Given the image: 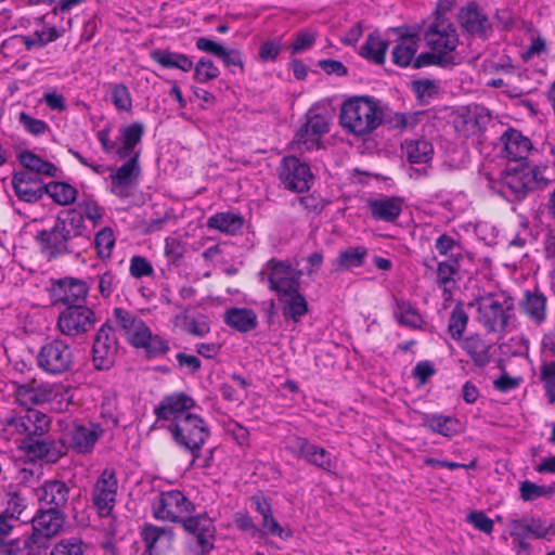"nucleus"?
Instances as JSON below:
<instances>
[{
  "label": "nucleus",
  "instance_id": "4468645a",
  "mask_svg": "<svg viewBox=\"0 0 555 555\" xmlns=\"http://www.w3.org/2000/svg\"><path fill=\"white\" fill-rule=\"evenodd\" d=\"M195 406V401L183 392H175L163 398L160 403L155 408L157 416L156 423L159 427L169 430L181 418L190 415L191 409Z\"/></svg>",
  "mask_w": 555,
  "mask_h": 555
},
{
  "label": "nucleus",
  "instance_id": "69168bd1",
  "mask_svg": "<svg viewBox=\"0 0 555 555\" xmlns=\"http://www.w3.org/2000/svg\"><path fill=\"white\" fill-rule=\"evenodd\" d=\"M50 555H85L82 541L79 538L63 539L53 546Z\"/></svg>",
  "mask_w": 555,
  "mask_h": 555
},
{
  "label": "nucleus",
  "instance_id": "603ef678",
  "mask_svg": "<svg viewBox=\"0 0 555 555\" xmlns=\"http://www.w3.org/2000/svg\"><path fill=\"white\" fill-rule=\"evenodd\" d=\"M321 137L314 135V133L304 126L296 132L293 141L291 142V150L294 152H310L320 147Z\"/></svg>",
  "mask_w": 555,
  "mask_h": 555
},
{
  "label": "nucleus",
  "instance_id": "aec40b11",
  "mask_svg": "<svg viewBox=\"0 0 555 555\" xmlns=\"http://www.w3.org/2000/svg\"><path fill=\"white\" fill-rule=\"evenodd\" d=\"M51 425L50 417L33 409H27L21 416L10 417L5 422V431L9 434L42 436L48 433Z\"/></svg>",
  "mask_w": 555,
  "mask_h": 555
},
{
  "label": "nucleus",
  "instance_id": "de8ad7c7",
  "mask_svg": "<svg viewBox=\"0 0 555 555\" xmlns=\"http://www.w3.org/2000/svg\"><path fill=\"white\" fill-rule=\"evenodd\" d=\"M119 415L116 395L113 392H105L100 405V417L103 421L101 424L104 426L105 431L119 425Z\"/></svg>",
  "mask_w": 555,
  "mask_h": 555
},
{
  "label": "nucleus",
  "instance_id": "2eb2a0df",
  "mask_svg": "<svg viewBox=\"0 0 555 555\" xmlns=\"http://www.w3.org/2000/svg\"><path fill=\"white\" fill-rule=\"evenodd\" d=\"M94 323V312L83 305L66 307L57 318V328L63 335L70 337L89 332Z\"/></svg>",
  "mask_w": 555,
  "mask_h": 555
},
{
  "label": "nucleus",
  "instance_id": "39448f33",
  "mask_svg": "<svg viewBox=\"0 0 555 555\" xmlns=\"http://www.w3.org/2000/svg\"><path fill=\"white\" fill-rule=\"evenodd\" d=\"M145 127L140 121L119 127L115 139L111 138V127H104L96 133L101 147L104 153L115 157L118 160L130 159L137 156L140 159L141 151L138 149L144 134Z\"/></svg>",
  "mask_w": 555,
  "mask_h": 555
},
{
  "label": "nucleus",
  "instance_id": "6ab92c4d",
  "mask_svg": "<svg viewBox=\"0 0 555 555\" xmlns=\"http://www.w3.org/2000/svg\"><path fill=\"white\" fill-rule=\"evenodd\" d=\"M286 449L295 456L304 459L308 463L326 472H332L336 467V461L332 457L330 452L309 442L306 438H292L287 442Z\"/></svg>",
  "mask_w": 555,
  "mask_h": 555
},
{
  "label": "nucleus",
  "instance_id": "f3484780",
  "mask_svg": "<svg viewBox=\"0 0 555 555\" xmlns=\"http://www.w3.org/2000/svg\"><path fill=\"white\" fill-rule=\"evenodd\" d=\"M33 533L25 538V547L30 548L40 539H50L63 528L64 515L56 507L39 509L30 519Z\"/></svg>",
  "mask_w": 555,
  "mask_h": 555
},
{
  "label": "nucleus",
  "instance_id": "b1692460",
  "mask_svg": "<svg viewBox=\"0 0 555 555\" xmlns=\"http://www.w3.org/2000/svg\"><path fill=\"white\" fill-rule=\"evenodd\" d=\"M12 183L16 196L27 203L39 201L44 193V185L31 172L15 173Z\"/></svg>",
  "mask_w": 555,
  "mask_h": 555
},
{
  "label": "nucleus",
  "instance_id": "9b49d317",
  "mask_svg": "<svg viewBox=\"0 0 555 555\" xmlns=\"http://www.w3.org/2000/svg\"><path fill=\"white\" fill-rule=\"evenodd\" d=\"M36 360L46 373L60 375L72 369L74 354L70 346L64 340L52 339L40 347Z\"/></svg>",
  "mask_w": 555,
  "mask_h": 555
},
{
  "label": "nucleus",
  "instance_id": "cd10ccee",
  "mask_svg": "<svg viewBox=\"0 0 555 555\" xmlns=\"http://www.w3.org/2000/svg\"><path fill=\"white\" fill-rule=\"evenodd\" d=\"M54 294L57 300L62 301L66 307L82 305L88 294V286L81 280L65 279L59 282Z\"/></svg>",
  "mask_w": 555,
  "mask_h": 555
},
{
  "label": "nucleus",
  "instance_id": "1a4fd4ad",
  "mask_svg": "<svg viewBox=\"0 0 555 555\" xmlns=\"http://www.w3.org/2000/svg\"><path fill=\"white\" fill-rule=\"evenodd\" d=\"M194 511L193 502L180 490L160 492L153 504L155 518L170 522H183Z\"/></svg>",
  "mask_w": 555,
  "mask_h": 555
},
{
  "label": "nucleus",
  "instance_id": "ddd939ff",
  "mask_svg": "<svg viewBox=\"0 0 555 555\" xmlns=\"http://www.w3.org/2000/svg\"><path fill=\"white\" fill-rule=\"evenodd\" d=\"M190 534V550L195 555H208L215 545L216 528L212 519L205 514L190 516L183 522Z\"/></svg>",
  "mask_w": 555,
  "mask_h": 555
},
{
  "label": "nucleus",
  "instance_id": "dca6fc26",
  "mask_svg": "<svg viewBox=\"0 0 555 555\" xmlns=\"http://www.w3.org/2000/svg\"><path fill=\"white\" fill-rule=\"evenodd\" d=\"M279 178L286 190L301 193L310 189L313 176L308 164L295 156H286L280 165Z\"/></svg>",
  "mask_w": 555,
  "mask_h": 555
},
{
  "label": "nucleus",
  "instance_id": "4be33fe9",
  "mask_svg": "<svg viewBox=\"0 0 555 555\" xmlns=\"http://www.w3.org/2000/svg\"><path fill=\"white\" fill-rule=\"evenodd\" d=\"M502 155L514 162L522 163L532 150L530 139L520 131L509 128L500 138Z\"/></svg>",
  "mask_w": 555,
  "mask_h": 555
},
{
  "label": "nucleus",
  "instance_id": "bb28decb",
  "mask_svg": "<svg viewBox=\"0 0 555 555\" xmlns=\"http://www.w3.org/2000/svg\"><path fill=\"white\" fill-rule=\"evenodd\" d=\"M281 305L282 314L285 320H292L293 322H299L308 312V302L304 295L299 292V287H296L289 292L278 296Z\"/></svg>",
  "mask_w": 555,
  "mask_h": 555
},
{
  "label": "nucleus",
  "instance_id": "49530a36",
  "mask_svg": "<svg viewBox=\"0 0 555 555\" xmlns=\"http://www.w3.org/2000/svg\"><path fill=\"white\" fill-rule=\"evenodd\" d=\"M20 162L26 169L23 172H31L33 177H37L38 175L54 177L57 171L52 163L43 160L31 152H23L20 155Z\"/></svg>",
  "mask_w": 555,
  "mask_h": 555
},
{
  "label": "nucleus",
  "instance_id": "c9c22d12",
  "mask_svg": "<svg viewBox=\"0 0 555 555\" xmlns=\"http://www.w3.org/2000/svg\"><path fill=\"white\" fill-rule=\"evenodd\" d=\"M143 540L146 550L153 554H158L163 548L170 545L173 540L171 529L147 525L142 530Z\"/></svg>",
  "mask_w": 555,
  "mask_h": 555
},
{
  "label": "nucleus",
  "instance_id": "a878e982",
  "mask_svg": "<svg viewBox=\"0 0 555 555\" xmlns=\"http://www.w3.org/2000/svg\"><path fill=\"white\" fill-rule=\"evenodd\" d=\"M69 488L64 481L49 480L36 489V496L41 504L50 507L64 506L68 500Z\"/></svg>",
  "mask_w": 555,
  "mask_h": 555
},
{
  "label": "nucleus",
  "instance_id": "3c124183",
  "mask_svg": "<svg viewBox=\"0 0 555 555\" xmlns=\"http://www.w3.org/2000/svg\"><path fill=\"white\" fill-rule=\"evenodd\" d=\"M308 130L312 131L314 135H322L330 130V118L325 111H320L318 107L310 108L306 114V122L302 125Z\"/></svg>",
  "mask_w": 555,
  "mask_h": 555
},
{
  "label": "nucleus",
  "instance_id": "0e129e2a",
  "mask_svg": "<svg viewBox=\"0 0 555 555\" xmlns=\"http://www.w3.org/2000/svg\"><path fill=\"white\" fill-rule=\"evenodd\" d=\"M283 44L280 38L263 41L258 50V60L261 63H273L279 59Z\"/></svg>",
  "mask_w": 555,
  "mask_h": 555
},
{
  "label": "nucleus",
  "instance_id": "864d4df0",
  "mask_svg": "<svg viewBox=\"0 0 555 555\" xmlns=\"http://www.w3.org/2000/svg\"><path fill=\"white\" fill-rule=\"evenodd\" d=\"M56 223L68 241L81 235L83 230L82 215L77 211L68 212L65 218H57Z\"/></svg>",
  "mask_w": 555,
  "mask_h": 555
},
{
  "label": "nucleus",
  "instance_id": "9d476101",
  "mask_svg": "<svg viewBox=\"0 0 555 555\" xmlns=\"http://www.w3.org/2000/svg\"><path fill=\"white\" fill-rule=\"evenodd\" d=\"M168 431L179 446L189 450L194 455L202 449L209 437L206 422L194 413L181 418Z\"/></svg>",
  "mask_w": 555,
  "mask_h": 555
},
{
  "label": "nucleus",
  "instance_id": "79ce46f5",
  "mask_svg": "<svg viewBox=\"0 0 555 555\" xmlns=\"http://www.w3.org/2000/svg\"><path fill=\"white\" fill-rule=\"evenodd\" d=\"M402 149L409 162L413 164H427L434 154L431 143L424 139L405 140Z\"/></svg>",
  "mask_w": 555,
  "mask_h": 555
},
{
  "label": "nucleus",
  "instance_id": "a211bd4d",
  "mask_svg": "<svg viewBox=\"0 0 555 555\" xmlns=\"http://www.w3.org/2000/svg\"><path fill=\"white\" fill-rule=\"evenodd\" d=\"M118 489L116 474L105 468L92 489V502L101 516H108L114 508Z\"/></svg>",
  "mask_w": 555,
  "mask_h": 555
},
{
  "label": "nucleus",
  "instance_id": "0eeeda50",
  "mask_svg": "<svg viewBox=\"0 0 555 555\" xmlns=\"http://www.w3.org/2000/svg\"><path fill=\"white\" fill-rule=\"evenodd\" d=\"M425 40L437 59V64L447 66L456 63L455 49L459 36L455 27L444 21L430 25L425 33Z\"/></svg>",
  "mask_w": 555,
  "mask_h": 555
},
{
  "label": "nucleus",
  "instance_id": "423d86ee",
  "mask_svg": "<svg viewBox=\"0 0 555 555\" xmlns=\"http://www.w3.org/2000/svg\"><path fill=\"white\" fill-rule=\"evenodd\" d=\"M62 440L74 451L82 454L91 453L105 433L101 423L82 422L77 418L64 417L57 421Z\"/></svg>",
  "mask_w": 555,
  "mask_h": 555
},
{
  "label": "nucleus",
  "instance_id": "052dcab7",
  "mask_svg": "<svg viewBox=\"0 0 555 555\" xmlns=\"http://www.w3.org/2000/svg\"><path fill=\"white\" fill-rule=\"evenodd\" d=\"M78 207L81 210L82 218L86 217L94 227L100 223L105 214V209L92 196L81 198Z\"/></svg>",
  "mask_w": 555,
  "mask_h": 555
},
{
  "label": "nucleus",
  "instance_id": "c756f323",
  "mask_svg": "<svg viewBox=\"0 0 555 555\" xmlns=\"http://www.w3.org/2000/svg\"><path fill=\"white\" fill-rule=\"evenodd\" d=\"M36 240L40 244L42 251L49 257H54L67 249L68 240L63 231H61L56 220L50 230H42L38 232Z\"/></svg>",
  "mask_w": 555,
  "mask_h": 555
},
{
  "label": "nucleus",
  "instance_id": "f704fd0d",
  "mask_svg": "<svg viewBox=\"0 0 555 555\" xmlns=\"http://www.w3.org/2000/svg\"><path fill=\"white\" fill-rule=\"evenodd\" d=\"M459 20L462 27L473 35L482 36L490 27L487 15L473 4H469L461 10Z\"/></svg>",
  "mask_w": 555,
  "mask_h": 555
},
{
  "label": "nucleus",
  "instance_id": "8fccbe9b",
  "mask_svg": "<svg viewBox=\"0 0 555 555\" xmlns=\"http://www.w3.org/2000/svg\"><path fill=\"white\" fill-rule=\"evenodd\" d=\"M47 193L55 203L66 206L74 203L77 198V190L65 182H50L44 185Z\"/></svg>",
  "mask_w": 555,
  "mask_h": 555
},
{
  "label": "nucleus",
  "instance_id": "680f3d73",
  "mask_svg": "<svg viewBox=\"0 0 555 555\" xmlns=\"http://www.w3.org/2000/svg\"><path fill=\"white\" fill-rule=\"evenodd\" d=\"M554 492L552 486H539L532 481L525 480L519 486L520 498L524 501H534L539 498L547 496Z\"/></svg>",
  "mask_w": 555,
  "mask_h": 555
},
{
  "label": "nucleus",
  "instance_id": "bf43d9fd",
  "mask_svg": "<svg viewBox=\"0 0 555 555\" xmlns=\"http://www.w3.org/2000/svg\"><path fill=\"white\" fill-rule=\"evenodd\" d=\"M467 322L468 315L463 309V307L460 305L455 306V308L451 312L448 325V332L453 339H461L463 333L466 330Z\"/></svg>",
  "mask_w": 555,
  "mask_h": 555
},
{
  "label": "nucleus",
  "instance_id": "58836bf2",
  "mask_svg": "<svg viewBox=\"0 0 555 555\" xmlns=\"http://www.w3.org/2000/svg\"><path fill=\"white\" fill-rule=\"evenodd\" d=\"M243 224V217L231 211L217 212L207 219V227L209 229L217 230L228 235L237 233Z\"/></svg>",
  "mask_w": 555,
  "mask_h": 555
},
{
  "label": "nucleus",
  "instance_id": "473e14b6",
  "mask_svg": "<svg viewBox=\"0 0 555 555\" xmlns=\"http://www.w3.org/2000/svg\"><path fill=\"white\" fill-rule=\"evenodd\" d=\"M224 323L242 333H246L256 328L258 318L256 312L249 308L232 307L224 311Z\"/></svg>",
  "mask_w": 555,
  "mask_h": 555
},
{
  "label": "nucleus",
  "instance_id": "f03ea898",
  "mask_svg": "<svg viewBox=\"0 0 555 555\" xmlns=\"http://www.w3.org/2000/svg\"><path fill=\"white\" fill-rule=\"evenodd\" d=\"M380 102L371 96H353L346 100L340 108L339 121L349 133L363 137L372 133L383 122Z\"/></svg>",
  "mask_w": 555,
  "mask_h": 555
},
{
  "label": "nucleus",
  "instance_id": "09e8293b",
  "mask_svg": "<svg viewBox=\"0 0 555 555\" xmlns=\"http://www.w3.org/2000/svg\"><path fill=\"white\" fill-rule=\"evenodd\" d=\"M386 51V41L378 34H370L365 43L361 47L360 54L376 64H383Z\"/></svg>",
  "mask_w": 555,
  "mask_h": 555
},
{
  "label": "nucleus",
  "instance_id": "5fc2aeb1",
  "mask_svg": "<svg viewBox=\"0 0 555 555\" xmlns=\"http://www.w3.org/2000/svg\"><path fill=\"white\" fill-rule=\"evenodd\" d=\"M112 103L119 112H131L132 96L128 87L125 83H113L109 88Z\"/></svg>",
  "mask_w": 555,
  "mask_h": 555
},
{
  "label": "nucleus",
  "instance_id": "f8f14e48",
  "mask_svg": "<svg viewBox=\"0 0 555 555\" xmlns=\"http://www.w3.org/2000/svg\"><path fill=\"white\" fill-rule=\"evenodd\" d=\"M142 169L137 156L126 159L120 166L112 167L106 179L107 190L118 198L130 197L138 188Z\"/></svg>",
  "mask_w": 555,
  "mask_h": 555
},
{
  "label": "nucleus",
  "instance_id": "5701e85b",
  "mask_svg": "<svg viewBox=\"0 0 555 555\" xmlns=\"http://www.w3.org/2000/svg\"><path fill=\"white\" fill-rule=\"evenodd\" d=\"M75 388L63 383H46L44 404L56 413H64L74 404Z\"/></svg>",
  "mask_w": 555,
  "mask_h": 555
},
{
  "label": "nucleus",
  "instance_id": "e433bc0d",
  "mask_svg": "<svg viewBox=\"0 0 555 555\" xmlns=\"http://www.w3.org/2000/svg\"><path fill=\"white\" fill-rule=\"evenodd\" d=\"M459 273V264L455 261L439 262L437 268V284L442 291L444 301L452 300L456 287L455 276Z\"/></svg>",
  "mask_w": 555,
  "mask_h": 555
},
{
  "label": "nucleus",
  "instance_id": "7ed1b4c3",
  "mask_svg": "<svg viewBox=\"0 0 555 555\" xmlns=\"http://www.w3.org/2000/svg\"><path fill=\"white\" fill-rule=\"evenodd\" d=\"M472 305L477 308V321L488 332H504L513 327L515 300L506 293L487 294Z\"/></svg>",
  "mask_w": 555,
  "mask_h": 555
},
{
  "label": "nucleus",
  "instance_id": "4d7b16f0",
  "mask_svg": "<svg viewBox=\"0 0 555 555\" xmlns=\"http://www.w3.org/2000/svg\"><path fill=\"white\" fill-rule=\"evenodd\" d=\"M367 249L364 246L349 247L340 251L338 256V264L345 269L358 268L363 264Z\"/></svg>",
  "mask_w": 555,
  "mask_h": 555
},
{
  "label": "nucleus",
  "instance_id": "412c9836",
  "mask_svg": "<svg viewBox=\"0 0 555 555\" xmlns=\"http://www.w3.org/2000/svg\"><path fill=\"white\" fill-rule=\"evenodd\" d=\"M117 351V339L112 327L102 325L92 347L94 367L96 370H108L115 362Z\"/></svg>",
  "mask_w": 555,
  "mask_h": 555
},
{
  "label": "nucleus",
  "instance_id": "20e7f679",
  "mask_svg": "<svg viewBox=\"0 0 555 555\" xmlns=\"http://www.w3.org/2000/svg\"><path fill=\"white\" fill-rule=\"evenodd\" d=\"M482 180L489 190L507 199L524 197L537 184L534 171L524 163L508 166L500 172L498 179L485 172Z\"/></svg>",
  "mask_w": 555,
  "mask_h": 555
},
{
  "label": "nucleus",
  "instance_id": "37998d69",
  "mask_svg": "<svg viewBox=\"0 0 555 555\" xmlns=\"http://www.w3.org/2000/svg\"><path fill=\"white\" fill-rule=\"evenodd\" d=\"M393 315L400 325L411 328H421L423 325V318L417 309L403 298H396Z\"/></svg>",
  "mask_w": 555,
  "mask_h": 555
},
{
  "label": "nucleus",
  "instance_id": "ea45409f",
  "mask_svg": "<svg viewBox=\"0 0 555 555\" xmlns=\"http://www.w3.org/2000/svg\"><path fill=\"white\" fill-rule=\"evenodd\" d=\"M152 59L164 68H177L184 73L193 68V61L185 54L168 50H154Z\"/></svg>",
  "mask_w": 555,
  "mask_h": 555
},
{
  "label": "nucleus",
  "instance_id": "6e6552de",
  "mask_svg": "<svg viewBox=\"0 0 555 555\" xmlns=\"http://www.w3.org/2000/svg\"><path fill=\"white\" fill-rule=\"evenodd\" d=\"M301 271L295 269L291 263L275 258L267 261L260 272L259 279L267 283L269 289L276 296L300 286Z\"/></svg>",
  "mask_w": 555,
  "mask_h": 555
},
{
  "label": "nucleus",
  "instance_id": "f257e3e1",
  "mask_svg": "<svg viewBox=\"0 0 555 555\" xmlns=\"http://www.w3.org/2000/svg\"><path fill=\"white\" fill-rule=\"evenodd\" d=\"M111 322L115 331L135 349L156 357L168 351V343L158 334H153L146 323L135 313L124 308H114Z\"/></svg>",
  "mask_w": 555,
  "mask_h": 555
},
{
  "label": "nucleus",
  "instance_id": "c03bdc74",
  "mask_svg": "<svg viewBox=\"0 0 555 555\" xmlns=\"http://www.w3.org/2000/svg\"><path fill=\"white\" fill-rule=\"evenodd\" d=\"M28 451L34 457L55 463L64 454V446L54 441L36 440L29 444Z\"/></svg>",
  "mask_w": 555,
  "mask_h": 555
},
{
  "label": "nucleus",
  "instance_id": "a19ab883",
  "mask_svg": "<svg viewBox=\"0 0 555 555\" xmlns=\"http://www.w3.org/2000/svg\"><path fill=\"white\" fill-rule=\"evenodd\" d=\"M46 383L20 385L15 396L20 405L30 409L33 405L44 404Z\"/></svg>",
  "mask_w": 555,
  "mask_h": 555
},
{
  "label": "nucleus",
  "instance_id": "e2e57ef3",
  "mask_svg": "<svg viewBox=\"0 0 555 555\" xmlns=\"http://www.w3.org/2000/svg\"><path fill=\"white\" fill-rule=\"evenodd\" d=\"M540 380L544 385L550 403L555 402V362H544L540 366Z\"/></svg>",
  "mask_w": 555,
  "mask_h": 555
},
{
  "label": "nucleus",
  "instance_id": "7c9ffc66",
  "mask_svg": "<svg viewBox=\"0 0 555 555\" xmlns=\"http://www.w3.org/2000/svg\"><path fill=\"white\" fill-rule=\"evenodd\" d=\"M521 312L528 320L539 326L546 319V297L539 292H526L520 302Z\"/></svg>",
  "mask_w": 555,
  "mask_h": 555
},
{
  "label": "nucleus",
  "instance_id": "774afa93",
  "mask_svg": "<svg viewBox=\"0 0 555 555\" xmlns=\"http://www.w3.org/2000/svg\"><path fill=\"white\" fill-rule=\"evenodd\" d=\"M60 37L61 33L55 27H49L42 30H36L33 36L26 39L25 44L28 49L35 46L43 47Z\"/></svg>",
  "mask_w": 555,
  "mask_h": 555
},
{
  "label": "nucleus",
  "instance_id": "338daca9",
  "mask_svg": "<svg viewBox=\"0 0 555 555\" xmlns=\"http://www.w3.org/2000/svg\"><path fill=\"white\" fill-rule=\"evenodd\" d=\"M18 122L26 132L35 137L42 135L50 130L44 120L34 118L25 112L20 113Z\"/></svg>",
  "mask_w": 555,
  "mask_h": 555
},
{
  "label": "nucleus",
  "instance_id": "6e6d98bb",
  "mask_svg": "<svg viewBox=\"0 0 555 555\" xmlns=\"http://www.w3.org/2000/svg\"><path fill=\"white\" fill-rule=\"evenodd\" d=\"M94 245L101 259H108L115 246V235L111 228L101 229L94 237Z\"/></svg>",
  "mask_w": 555,
  "mask_h": 555
},
{
  "label": "nucleus",
  "instance_id": "2f4dec72",
  "mask_svg": "<svg viewBox=\"0 0 555 555\" xmlns=\"http://www.w3.org/2000/svg\"><path fill=\"white\" fill-rule=\"evenodd\" d=\"M461 348L470 357L476 366L483 367L489 364L491 345L479 335H469L461 340Z\"/></svg>",
  "mask_w": 555,
  "mask_h": 555
},
{
  "label": "nucleus",
  "instance_id": "4c0bfd02",
  "mask_svg": "<svg viewBox=\"0 0 555 555\" xmlns=\"http://www.w3.org/2000/svg\"><path fill=\"white\" fill-rule=\"evenodd\" d=\"M417 48L418 37L416 35L402 36L392 50L393 63L401 67L412 65Z\"/></svg>",
  "mask_w": 555,
  "mask_h": 555
},
{
  "label": "nucleus",
  "instance_id": "c85d7f7f",
  "mask_svg": "<svg viewBox=\"0 0 555 555\" xmlns=\"http://www.w3.org/2000/svg\"><path fill=\"white\" fill-rule=\"evenodd\" d=\"M372 217L386 222L395 221L402 210V202L396 197L380 196L367 201Z\"/></svg>",
  "mask_w": 555,
  "mask_h": 555
},
{
  "label": "nucleus",
  "instance_id": "72a5a7b5",
  "mask_svg": "<svg viewBox=\"0 0 555 555\" xmlns=\"http://www.w3.org/2000/svg\"><path fill=\"white\" fill-rule=\"evenodd\" d=\"M255 509L262 516V531L267 534L287 539L292 535L291 531L285 530L274 518L271 505L259 496L251 498Z\"/></svg>",
  "mask_w": 555,
  "mask_h": 555
},
{
  "label": "nucleus",
  "instance_id": "a18cd8bd",
  "mask_svg": "<svg viewBox=\"0 0 555 555\" xmlns=\"http://www.w3.org/2000/svg\"><path fill=\"white\" fill-rule=\"evenodd\" d=\"M231 382L220 385V395L229 402L242 404L246 399V388L249 386V383L240 374H232Z\"/></svg>",
  "mask_w": 555,
  "mask_h": 555
},
{
  "label": "nucleus",
  "instance_id": "393cba45",
  "mask_svg": "<svg viewBox=\"0 0 555 555\" xmlns=\"http://www.w3.org/2000/svg\"><path fill=\"white\" fill-rule=\"evenodd\" d=\"M422 424L429 431L447 438H451L462 430L459 418L440 413H423Z\"/></svg>",
  "mask_w": 555,
  "mask_h": 555
},
{
  "label": "nucleus",
  "instance_id": "13d9d810",
  "mask_svg": "<svg viewBox=\"0 0 555 555\" xmlns=\"http://www.w3.org/2000/svg\"><path fill=\"white\" fill-rule=\"evenodd\" d=\"M219 75V68L207 57H201L194 66L193 78L198 83H206L210 80H215Z\"/></svg>",
  "mask_w": 555,
  "mask_h": 555
}]
</instances>
